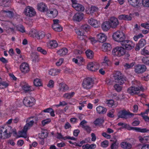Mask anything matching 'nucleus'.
<instances>
[{
    "instance_id": "nucleus-1",
    "label": "nucleus",
    "mask_w": 149,
    "mask_h": 149,
    "mask_svg": "<svg viewBox=\"0 0 149 149\" xmlns=\"http://www.w3.org/2000/svg\"><path fill=\"white\" fill-rule=\"evenodd\" d=\"M14 132L15 134L17 132L15 129L13 130L11 127L7 125L0 127V138L5 139L10 137L11 134Z\"/></svg>"
},
{
    "instance_id": "nucleus-2",
    "label": "nucleus",
    "mask_w": 149,
    "mask_h": 149,
    "mask_svg": "<svg viewBox=\"0 0 149 149\" xmlns=\"http://www.w3.org/2000/svg\"><path fill=\"white\" fill-rule=\"evenodd\" d=\"M89 28L90 26L88 25L84 24L81 26L80 30H77L76 31V33L78 35V38L80 40H82V43L84 45L86 44L89 38L86 35L84 34V31H88Z\"/></svg>"
},
{
    "instance_id": "nucleus-3",
    "label": "nucleus",
    "mask_w": 149,
    "mask_h": 149,
    "mask_svg": "<svg viewBox=\"0 0 149 149\" xmlns=\"http://www.w3.org/2000/svg\"><path fill=\"white\" fill-rule=\"evenodd\" d=\"M118 125L122 126V128L127 129L129 130H132L137 132L145 133L149 131L146 128L141 129L139 127H130L127 124L125 123H119L118 124Z\"/></svg>"
},
{
    "instance_id": "nucleus-4",
    "label": "nucleus",
    "mask_w": 149,
    "mask_h": 149,
    "mask_svg": "<svg viewBox=\"0 0 149 149\" xmlns=\"http://www.w3.org/2000/svg\"><path fill=\"white\" fill-rule=\"evenodd\" d=\"M115 82L120 85L123 84L126 81L125 78L119 72H116L113 75Z\"/></svg>"
},
{
    "instance_id": "nucleus-5",
    "label": "nucleus",
    "mask_w": 149,
    "mask_h": 149,
    "mask_svg": "<svg viewBox=\"0 0 149 149\" xmlns=\"http://www.w3.org/2000/svg\"><path fill=\"white\" fill-rule=\"evenodd\" d=\"M113 38L114 40L119 42H121L125 39V36L123 32L117 31L113 33Z\"/></svg>"
},
{
    "instance_id": "nucleus-6",
    "label": "nucleus",
    "mask_w": 149,
    "mask_h": 149,
    "mask_svg": "<svg viewBox=\"0 0 149 149\" xmlns=\"http://www.w3.org/2000/svg\"><path fill=\"white\" fill-rule=\"evenodd\" d=\"M93 81L92 78H86L83 81L82 86L84 89H88L93 86Z\"/></svg>"
},
{
    "instance_id": "nucleus-7",
    "label": "nucleus",
    "mask_w": 149,
    "mask_h": 149,
    "mask_svg": "<svg viewBox=\"0 0 149 149\" xmlns=\"http://www.w3.org/2000/svg\"><path fill=\"white\" fill-rule=\"evenodd\" d=\"M125 52V50L123 47H117L113 49L112 53L114 56H120L124 54Z\"/></svg>"
},
{
    "instance_id": "nucleus-8",
    "label": "nucleus",
    "mask_w": 149,
    "mask_h": 149,
    "mask_svg": "<svg viewBox=\"0 0 149 149\" xmlns=\"http://www.w3.org/2000/svg\"><path fill=\"white\" fill-rule=\"evenodd\" d=\"M38 120V118L36 116H32L26 120V122H29L26 123L24 127V129L26 130L29 129L33 126L34 123H36Z\"/></svg>"
},
{
    "instance_id": "nucleus-9",
    "label": "nucleus",
    "mask_w": 149,
    "mask_h": 149,
    "mask_svg": "<svg viewBox=\"0 0 149 149\" xmlns=\"http://www.w3.org/2000/svg\"><path fill=\"white\" fill-rule=\"evenodd\" d=\"M134 71L138 74H141L145 72L147 70V68L143 64H138L134 66Z\"/></svg>"
},
{
    "instance_id": "nucleus-10",
    "label": "nucleus",
    "mask_w": 149,
    "mask_h": 149,
    "mask_svg": "<svg viewBox=\"0 0 149 149\" xmlns=\"http://www.w3.org/2000/svg\"><path fill=\"white\" fill-rule=\"evenodd\" d=\"M23 104L27 107H31L34 105L35 100L33 97H25L23 101Z\"/></svg>"
},
{
    "instance_id": "nucleus-11",
    "label": "nucleus",
    "mask_w": 149,
    "mask_h": 149,
    "mask_svg": "<svg viewBox=\"0 0 149 149\" xmlns=\"http://www.w3.org/2000/svg\"><path fill=\"white\" fill-rule=\"evenodd\" d=\"M24 12L25 14L28 17H32L36 14V12L34 9L30 6L26 7L24 10Z\"/></svg>"
},
{
    "instance_id": "nucleus-12",
    "label": "nucleus",
    "mask_w": 149,
    "mask_h": 149,
    "mask_svg": "<svg viewBox=\"0 0 149 149\" xmlns=\"http://www.w3.org/2000/svg\"><path fill=\"white\" fill-rule=\"evenodd\" d=\"M134 116V114L128 112L125 110H123L119 112L118 117L119 118L126 119L128 118H131Z\"/></svg>"
},
{
    "instance_id": "nucleus-13",
    "label": "nucleus",
    "mask_w": 149,
    "mask_h": 149,
    "mask_svg": "<svg viewBox=\"0 0 149 149\" xmlns=\"http://www.w3.org/2000/svg\"><path fill=\"white\" fill-rule=\"evenodd\" d=\"M121 44L124 49L127 50L131 49L134 47L133 43L128 40H123L121 42Z\"/></svg>"
},
{
    "instance_id": "nucleus-14",
    "label": "nucleus",
    "mask_w": 149,
    "mask_h": 149,
    "mask_svg": "<svg viewBox=\"0 0 149 149\" xmlns=\"http://www.w3.org/2000/svg\"><path fill=\"white\" fill-rule=\"evenodd\" d=\"M87 68L91 71L95 72L99 69V65L97 63L91 62L87 65Z\"/></svg>"
},
{
    "instance_id": "nucleus-15",
    "label": "nucleus",
    "mask_w": 149,
    "mask_h": 149,
    "mask_svg": "<svg viewBox=\"0 0 149 149\" xmlns=\"http://www.w3.org/2000/svg\"><path fill=\"white\" fill-rule=\"evenodd\" d=\"M143 90V88L142 87H137L135 86H131L127 90L128 93L131 95H133L135 94H138L140 90Z\"/></svg>"
},
{
    "instance_id": "nucleus-16",
    "label": "nucleus",
    "mask_w": 149,
    "mask_h": 149,
    "mask_svg": "<svg viewBox=\"0 0 149 149\" xmlns=\"http://www.w3.org/2000/svg\"><path fill=\"white\" fill-rule=\"evenodd\" d=\"M72 4V6L77 11H83L84 10V7L81 4L77 3L76 0H71Z\"/></svg>"
},
{
    "instance_id": "nucleus-17",
    "label": "nucleus",
    "mask_w": 149,
    "mask_h": 149,
    "mask_svg": "<svg viewBox=\"0 0 149 149\" xmlns=\"http://www.w3.org/2000/svg\"><path fill=\"white\" fill-rule=\"evenodd\" d=\"M109 22L111 27L113 28H116L119 24V21L118 19L114 17H111Z\"/></svg>"
},
{
    "instance_id": "nucleus-18",
    "label": "nucleus",
    "mask_w": 149,
    "mask_h": 149,
    "mask_svg": "<svg viewBox=\"0 0 149 149\" xmlns=\"http://www.w3.org/2000/svg\"><path fill=\"white\" fill-rule=\"evenodd\" d=\"M58 14L57 10L55 8L49 9L47 11V15L50 17L54 18Z\"/></svg>"
},
{
    "instance_id": "nucleus-19",
    "label": "nucleus",
    "mask_w": 149,
    "mask_h": 149,
    "mask_svg": "<svg viewBox=\"0 0 149 149\" xmlns=\"http://www.w3.org/2000/svg\"><path fill=\"white\" fill-rule=\"evenodd\" d=\"M20 69L22 72L27 73L29 70V65L26 63H23L20 65Z\"/></svg>"
},
{
    "instance_id": "nucleus-20",
    "label": "nucleus",
    "mask_w": 149,
    "mask_h": 149,
    "mask_svg": "<svg viewBox=\"0 0 149 149\" xmlns=\"http://www.w3.org/2000/svg\"><path fill=\"white\" fill-rule=\"evenodd\" d=\"M84 15L82 13H75L73 17V19L74 20L79 22L83 19Z\"/></svg>"
},
{
    "instance_id": "nucleus-21",
    "label": "nucleus",
    "mask_w": 149,
    "mask_h": 149,
    "mask_svg": "<svg viewBox=\"0 0 149 149\" xmlns=\"http://www.w3.org/2000/svg\"><path fill=\"white\" fill-rule=\"evenodd\" d=\"M146 44V42L145 40L143 39H141L139 43L136 44L135 50L136 51L139 50L140 48L143 47Z\"/></svg>"
},
{
    "instance_id": "nucleus-22",
    "label": "nucleus",
    "mask_w": 149,
    "mask_h": 149,
    "mask_svg": "<svg viewBox=\"0 0 149 149\" xmlns=\"http://www.w3.org/2000/svg\"><path fill=\"white\" fill-rule=\"evenodd\" d=\"M88 22L89 24L95 28H97L100 26V22L96 19L91 18L88 20Z\"/></svg>"
},
{
    "instance_id": "nucleus-23",
    "label": "nucleus",
    "mask_w": 149,
    "mask_h": 149,
    "mask_svg": "<svg viewBox=\"0 0 149 149\" xmlns=\"http://www.w3.org/2000/svg\"><path fill=\"white\" fill-rule=\"evenodd\" d=\"M107 36L104 33H100L97 35V39L99 42L103 43L107 40Z\"/></svg>"
},
{
    "instance_id": "nucleus-24",
    "label": "nucleus",
    "mask_w": 149,
    "mask_h": 149,
    "mask_svg": "<svg viewBox=\"0 0 149 149\" xmlns=\"http://www.w3.org/2000/svg\"><path fill=\"white\" fill-rule=\"evenodd\" d=\"M37 7L38 9L41 12H44L47 9V7L45 4L42 2L38 3Z\"/></svg>"
},
{
    "instance_id": "nucleus-25",
    "label": "nucleus",
    "mask_w": 149,
    "mask_h": 149,
    "mask_svg": "<svg viewBox=\"0 0 149 149\" xmlns=\"http://www.w3.org/2000/svg\"><path fill=\"white\" fill-rule=\"evenodd\" d=\"M102 50L104 52L110 51L111 49V45L108 43H105L103 44L102 47Z\"/></svg>"
},
{
    "instance_id": "nucleus-26",
    "label": "nucleus",
    "mask_w": 149,
    "mask_h": 149,
    "mask_svg": "<svg viewBox=\"0 0 149 149\" xmlns=\"http://www.w3.org/2000/svg\"><path fill=\"white\" fill-rule=\"evenodd\" d=\"M96 110L98 113L101 114L105 113L107 110L106 108L100 106L97 107Z\"/></svg>"
},
{
    "instance_id": "nucleus-27",
    "label": "nucleus",
    "mask_w": 149,
    "mask_h": 149,
    "mask_svg": "<svg viewBox=\"0 0 149 149\" xmlns=\"http://www.w3.org/2000/svg\"><path fill=\"white\" fill-rule=\"evenodd\" d=\"M22 88L25 92H31L33 90V88L27 83L23 86Z\"/></svg>"
},
{
    "instance_id": "nucleus-28",
    "label": "nucleus",
    "mask_w": 149,
    "mask_h": 149,
    "mask_svg": "<svg viewBox=\"0 0 149 149\" xmlns=\"http://www.w3.org/2000/svg\"><path fill=\"white\" fill-rule=\"evenodd\" d=\"M111 27L109 21L104 22L102 25V28L104 31H107Z\"/></svg>"
},
{
    "instance_id": "nucleus-29",
    "label": "nucleus",
    "mask_w": 149,
    "mask_h": 149,
    "mask_svg": "<svg viewBox=\"0 0 149 149\" xmlns=\"http://www.w3.org/2000/svg\"><path fill=\"white\" fill-rule=\"evenodd\" d=\"M129 3L134 7L139 6L140 2V0H128Z\"/></svg>"
},
{
    "instance_id": "nucleus-30",
    "label": "nucleus",
    "mask_w": 149,
    "mask_h": 149,
    "mask_svg": "<svg viewBox=\"0 0 149 149\" xmlns=\"http://www.w3.org/2000/svg\"><path fill=\"white\" fill-rule=\"evenodd\" d=\"M68 52V49L65 48H63L58 51L57 53L58 55L60 56H63L65 55Z\"/></svg>"
},
{
    "instance_id": "nucleus-31",
    "label": "nucleus",
    "mask_w": 149,
    "mask_h": 149,
    "mask_svg": "<svg viewBox=\"0 0 149 149\" xmlns=\"http://www.w3.org/2000/svg\"><path fill=\"white\" fill-rule=\"evenodd\" d=\"M121 148L124 149H130L132 147V145L127 142H122L121 143Z\"/></svg>"
},
{
    "instance_id": "nucleus-32",
    "label": "nucleus",
    "mask_w": 149,
    "mask_h": 149,
    "mask_svg": "<svg viewBox=\"0 0 149 149\" xmlns=\"http://www.w3.org/2000/svg\"><path fill=\"white\" fill-rule=\"evenodd\" d=\"M48 132L46 130H44L42 131L41 133L38 134L39 137L42 139L47 137L48 136Z\"/></svg>"
},
{
    "instance_id": "nucleus-33",
    "label": "nucleus",
    "mask_w": 149,
    "mask_h": 149,
    "mask_svg": "<svg viewBox=\"0 0 149 149\" xmlns=\"http://www.w3.org/2000/svg\"><path fill=\"white\" fill-rule=\"evenodd\" d=\"M59 87V90L60 91L65 92L68 89V86L64 84H61Z\"/></svg>"
},
{
    "instance_id": "nucleus-34",
    "label": "nucleus",
    "mask_w": 149,
    "mask_h": 149,
    "mask_svg": "<svg viewBox=\"0 0 149 149\" xmlns=\"http://www.w3.org/2000/svg\"><path fill=\"white\" fill-rule=\"evenodd\" d=\"M10 2L8 0H0V5L4 7H8Z\"/></svg>"
},
{
    "instance_id": "nucleus-35",
    "label": "nucleus",
    "mask_w": 149,
    "mask_h": 149,
    "mask_svg": "<svg viewBox=\"0 0 149 149\" xmlns=\"http://www.w3.org/2000/svg\"><path fill=\"white\" fill-rule=\"evenodd\" d=\"M28 129H25L24 127L23 130L20 131L19 133V137H23L24 138L27 137L26 132L28 130Z\"/></svg>"
},
{
    "instance_id": "nucleus-36",
    "label": "nucleus",
    "mask_w": 149,
    "mask_h": 149,
    "mask_svg": "<svg viewBox=\"0 0 149 149\" xmlns=\"http://www.w3.org/2000/svg\"><path fill=\"white\" fill-rule=\"evenodd\" d=\"M96 147L95 144H93L91 145L87 144L84 145L82 146L83 149H92L95 148Z\"/></svg>"
},
{
    "instance_id": "nucleus-37",
    "label": "nucleus",
    "mask_w": 149,
    "mask_h": 149,
    "mask_svg": "<svg viewBox=\"0 0 149 149\" xmlns=\"http://www.w3.org/2000/svg\"><path fill=\"white\" fill-rule=\"evenodd\" d=\"M104 120L101 118H98L93 123L95 126H99L104 122Z\"/></svg>"
},
{
    "instance_id": "nucleus-38",
    "label": "nucleus",
    "mask_w": 149,
    "mask_h": 149,
    "mask_svg": "<svg viewBox=\"0 0 149 149\" xmlns=\"http://www.w3.org/2000/svg\"><path fill=\"white\" fill-rule=\"evenodd\" d=\"M97 10V7L94 6H92L91 8L88 9V11H87V13L88 14H92L95 12Z\"/></svg>"
},
{
    "instance_id": "nucleus-39",
    "label": "nucleus",
    "mask_w": 149,
    "mask_h": 149,
    "mask_svg": "<svg viewBox=\"0 0 149 149\" xmlns=\"http://www.w3.org/2000/svg\"><path fill=\"white\" fill-rule=\"evenodd\" d=\"M119 143L115 139L111 143V149H117L118 147Z\"/></svg>"
},
{
    "instance_id": "nucleus-40",
    "label": "nucleus",
    "mask_w": 149,
    "mask_h": 149,
    "mask_svg": "<svg viewBox=\"0 0 149 149\" xmlns=\"http://www.w3.org/2000/svg\"><path fill=\"white\" fill-rule=\"evenodd\" d=\"M45 33L43 31L37 32L36 33V37L38 39H41L45 37Z\"/></svg>"
},
{
    "instance_id": "nucleus-41",
    "label": "nucleus",
    "mask_w": 149,
    "mask_h": 149,
    "mask_svg": "<svg viewBox=\"0 0 149 149\" xmlns=\"http://www.w3.org/2000/svg\"><path fill=\"white\" fill-rule=\"evenodd\" d=\"M58 46V44L55 40L51 41L49 44V47L50 48H54Z\"/></svg>"
},
{
    "instance_id": "nucleus-42",
    "label": "nucleus",
    "mask_w": 149,
    "mask_h": 149,
    "mask_svg": "<svg viewBox=\"0 0 149 149\" xmlns=\"http://www.w3.org/2000/svg\"><path fill=\"white\" fill-rule=\"evenodd\" d=\"M86 54L88 58H92L94 55V53L93 51L90 50H88L86 51Z\"/></svg>"
},
{
    "instance_id": "nucleus-43",
    "label": "nucleus",
    "mask_w": 149,
    "mask_h": 149,
    "mask_svg": "<svg viewBox=\"0 0 149 149\" xmlns=\"http://www.w3.org/2000/svg\"><path fill=\"white\" fill-rule=\"evenodd\" d=\"M52 27L54 30L57 31H60L62 30V27L58 25V24H53Z\"/></svg>"
},
{
    "instance_id": "nucleus-44",
    "label": "nucleus",
    "mask_w": 149,
    "mask_h": 149,
    "mask_svg": "<svg viewBox=\"0 0 149 149\" xmlns=\"http://www.w3.org/2000/svg\"><path fill=\"white\" fill-rule=\"evenodd\" d=\"M74 93V92H72L70 93H66L63 95V97L66 99H70L73 97Z\"/></svg>"
},
{
    "instance_id": "nucleus-45",
    "label": "nucleus",
    "mask_w": 149,
    "mask_h": 149,
    "mask_svg": "<svg viewBox=\"0 0 149 149\" xmlns=\"http://www.w3.org/2000/svg\"><path fill=\"white\" fill-rule=\"evenodd\" d=\"M8 84L6 82L2 81L1 79L0 78V89L6 88L8 86Z\"/></svg>"
},
{
    "instance_id": "nucleus-46",
    "label": "nucleus",
    "mask_w": 149,
    "mask_h": 149,
    "mask_svg": "<svg viewBox=\"0 0 149 149\" xmlns=\"http://www.w3.org/2000/svg\"><path fill=\"white\" fill-rule=\"evenodd\" d=\"M34 85L36 86H42V84L41 80L39 79H36L34 80Z\"/></svg>"
},
{
    "instance_id": "nucleus-47",
    "label": "nucleus",
    "mask_w": 149,
    "mask_h": 149,
    "mask_svg": "<svg viewBox=\"0 0 149 149\" xmlns=\"http://www.w3.org/2000/svg\"><path fill=\"white\" fill-rule=\"evenodd\" d=\"M134 62H132L130 63H126L123 65L126 69H127L132 68L134 65Z\"/></svg>"
},
{
    "instance_id": "nucleus-48",
    "label": "nucleus",
    "mask_w": 149,
    "mask_h": 149,
    "mask_svg": "<svg viewBox=\"0 0 149 149\" xmlns=\"http://www.w3.org/2000/svg\"><path fill=\"white\" fill-rule=\"evenodd\" d=\"M3 12L6 13V15L10 18L12 17L14 15L13 13L11 11L3 10Z\"/></svg>"
},
{
    "instance_id": "nucleus-49",
    "label": "nucleus",
    "mask_w": 149,
    "mask_h": 149,
    "mask_svg": "<svg viewBox=\"0 0 149 149\" xmlns=\"http://www.w3.org/2000/svg\"><path fill=\"white\" fill-rule=\"evenodd\" d=\"M119 84H118L116 83L114 86V87L115 90L118 92L120 91L122 89V87Z\"/></svg>"
},
{
    "instance_id": "nucleus-50",
    "label": "nucleus",
    "mask_w": 149,
    "mask_h": 149,
    "mask_svg": "<svg viewBox=\"0 0 149 149\" xmlns=\"http://www.w3.org/2000/svg\"><path fill=\"white\" fill-rule=\"evenodd\" d=\"M104 61L102 63V65H105V68H106L108 66V62L109 61V59L107 56H105L104 58Z\"/></svg>"
},
{
    "instance_id": "nucleus-51",
    "label": "nucleus",
    "mask_w": 149,
    "mask_h": 149,
    "mask_svg": "<svg viewBox=\"0 0 149 149\" xmlns=\"http://www.w3.org/2000/svg\"><path fill=\"white\" fill-rule=\"evenodd\" d=\"M142 4L143 6L146 7H149V0H143L142 1Z\"/></svg>"
},
{
    "instance_id": "nucleus-52",
    "label": "nucleus",
    "mask_w": 149,
    "mask_h": 149,
    "mask_svg": "<svg viewBox=\"0 0 149 149\" xmlns=\"http://www.w3.org/2000/svg\"><path fill=\"white\" fill-rule=\"evenodd\" d=\"M31 58L33 61L36 62L38 59V56L35 54L32 53L31 54Z\"/></svg>"
},
{
    "instance_id": "nucleus-53",
    "label": "nucleus",
    "mask_w": 149,
    "mask_h": 149,
    "mask_svg": "<svg viewBox=\"0 0 149 149\" xmlns=\"http://www.w3.org/2000/svg\"><path fill=\"white\" fill-rule=\"evenodd\" d=\"M37 50L39 52H40L42 54H47V52L46 51L42 49L41 47H38L37 49Z\"/></svg>"
},
{
    "instance_id": "nucleus-54",
    "label": "nucleus",
    "mask_w": 149,
    "mask_h": 149,
    "mask_svg": "<svg viewBox=\"0 0 149 149\" xmlns=\"http://www.w3.org/2000/svg\"><path fill=\"white\" fill-rule=\"evenodd\" d=\"M17 29L19 31L22 33H24L25 32L24 28L22 25H20L17 26Z\"/></svg>"
},
{
    "instance_id": "nucleus-55",
    "label": "nucleus",
    "mask_w": 149,
    "mask_h": 149,
    "mask_svg": "<svg viewBox=\"0 0 149 149\" xmlns=\"http://www.w3.org/2000/svg\"><path fill=\"white\" fill-rule=\"evenodd\" d=\"M114 112V110L113 109H112L111 110L109 111L107 114L108 116L111 117L113 118L114 117V115L113 114Z\"/></svg>"
},
{
    "instance_id": "nucleus-56",
    "label": "nucleus",
    "mask_w": 149,
    "mask_h": 149,
    "mask_svg": "<svg viewBox=\"0 0 149 149\" xmlns=\"http://www.w3.org/2000/svg\"><path fill=\"white\" fill-rule=\"evenodd\" d=\"M49 75L52 76H55L56 75V71L55 69H51L49 71Z\"/></svg>"
},
{
    "instance_id": "nucleus-57",
    "label": "nucleus",
    "mask_w": 149,
    "mask_h": 149,
    "mask_svg": "<svg viewBox=\"0 0 149 149\" xmlns=\"http://www.w3.org/2000/svg\"><path fill=\"white\" fill-rule=\"evenodd\" d=\"M51 121L50 119H47L43 120L42 121V123L43 125H45L48 124Z\"/></svg>"
},
{
    "instance_id": "nucleus-58",
    "label": "nucleus",
    "mask_w": 149,
    "mask_h": 149,
    "mask_svg": "<svg viewBox=\"0 0 149 149\" xmlns=\"http://www.w3.org/2000/svg\"><path fill=\"white\" fill-rule=\"evenodd\" d=\"M109 144V142L107 141H104L101 143V146L103 147H106Z\"/></svg>"
},
{
    "instance_id": "nucleus-59",
    "label": "nucleus",
    "mask_w": 149,
    "mask_h": 149,
    "mask_svg": "<svg viewBox=\"0 0 149 149\" xmlns=\"http://www.w3.org/2000/svg\"><path fill=\"white\" fill-rule=\"evenodd\" d=\"M141 53L142 55H148L149 54V52L145 49H143Z\"/></svg>"
},
{
    "instance_id": "nucleus-60",
    "label": "nucleus",
    "mask_w": 149,
    "mask_h": 149,
    "mask_svg": "<svg viewBox=\"0 0 149 149\" xmlns=\"http://www.w3.org/2000/svg\"><path fill=\"white\" fill-rule=\"evenodd\" d=\"M149 57H143L142 59V61L143 63L147 65Z\"/></svg>"
},
{
    "instance_id": "nucleus-61",
    "label": "nucleus",
    "mask_w": 149,
    "mask_h": 149,
    "mask_svg": "<svg viewBox=\"0 0 149 149\" xmlns=\"http://www.w3.org/2000/svg\"><path fill=\"white\" fill-rule=\"evenodd\" d=\"M132 15L130 13L129 15H125V20H132Z\"/></svg>"
},
{
    "instance_id": "nucleus-62",
    "label": "nucleus",
    "mask_w": 149,
    "mask_h": 149,
    "mask_svg": "<svg viewBox=\"0 0 149 149\" xmlns=\"http://www.w3.org/2000/svg\"><path fill=\"white\" fill-rule=\"evenodd\" d=\"M63 61V58H61L59 59L56 62V65L57 66H60L62 64Z\"/></svg>"
},
{
    "instance_id": "nucleus-63",
    "label": "nucleus",
    "mask_w": 149,
    "mask_h": 149,
    "mask_svg": "<svg viewBox=\"0 0 149 149\" xmlns=\"http://www.w3.org/2000/svg\"><path fill=\"white\" fill-rule=\"evenodd\" d=\"M83 128L88 133H90L91 131V127L88 125H86L85 126H84Z\"/></svg>"
},
{
    "instance_id": "nucleus-64",
    "label": "nucleus",
    "mask_w": 149,
    "mask_h": 149,
    "mask_svg": "<svg viewBox=\"0 0 149 149\" xmlns=\"http://www.w3.org/2000/svg\"><path fill=\"white\" fill-rule=\"evenodd\" d=\"M54 81L52 80H50L49 81V83L47 85V86L48 87H49L50 88H52L54 86Z\"/></svg>"
}]
</instances>
